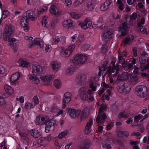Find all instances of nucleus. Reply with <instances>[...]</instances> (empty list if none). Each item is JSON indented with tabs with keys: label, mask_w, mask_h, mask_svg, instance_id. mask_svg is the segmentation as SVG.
I'll list each match as a JSON object with an SVG mask.
<instances>
[{
	"label": "nucleus",
	"mask_w": 149,
	"mask_h": 149,
	"mask_svg": "<svg viewBox=\"0 0 149 149\" xmlns=\"http://www.w3.org/2000/svg\"><path fill=\"white\" fill-rule=\"evenodd\" d=\"M148 115L147 114L143 116L142 115L139 114L137 116H136L134 117V121L135 123H137L139 121L140 122L143 121L145 118H147Z\"/></svg>",
	"instance_id": "30"
},
{
	"label": "nucleus",
	"mask_w": 149,
	"mask_h": 149,
	"mask_svg": "<svg viewBox=\"0 0 149 149\" xmlns=\"http://www.w3.org/2000/svg\"><path fill=\"white\" fill-rule=\"evenodd\" d=\"M4 89L6 92L9 95H12L14 93V91L8 85H5Z\"/></svg>",
	"instance_id": "34"
},
{
	"label": "nucleus",
	"mask_w": 149,
	"mask_h": 149,
	"mask_svg": "<svg viewBox=\"0 0 149 149\" xmlns=\"http://www.w3.org/2000/svg\"><path fill=\"white\" fill-rule=\"evenodd\" d=\"M18 63L19 65L23 67H27L29 64L28 62L22 59H19L18 61Z\"/></svg>",
	"instance_id": "36"
},
{
	"label": "nucleus",
	"mask_w": 149,
	"mask_h": 149,
	"mask_svg": "<svg viewBox=\"0 0 149 149\" xmlns=\"http://www.w3.org/2000/svg\"><path fill=\"white\" fill-rule=\"evenodd\" d=\"M107 51V46L106 44H104L102 48V52L103 54H104Z\"/></svg>",
	"instance_id": "62"
},
{
	"label": "nucleus",
	"mask_w": 149,
	"mask_h": 149,
	"mask_svg": "<svg viewBox=\"0 0 149 149\" xmlns=\"http://www.w3.org/2000/svg\"><path fill=\"white\" fill-rule=\"evenodd\" d=\"M143 142L144 143H148L147 146L148 149H149V136L148 137L145 136L143 139Z\"/></svg>",
	"instance_id": "64"
},
{
	"label": "nucleus",
	"mask_w": 149,
	"mask_h": 149,
	"mask_svg": "<svg viewBox=\"0 0 149 149\" xmlns=\"http://www.w3.org/2000/svg\"><path fill=\"white\" fill-rule=\"evenodd\" d=\"M93 123V120L90 119L89 121L87 123L85 128L84 132L86 134H88L91 131V128Z\"/></svg>",
	"instance_id": "27"
},
{
	"label": "nucleus",
	"mask_w": 149,
	"mask_h": 149,
	"mask_svg": "<svg viewBox=\"0 0 149 149\" xmlns=\"http://www.w3.org/2000/svg\"><path fill=\"white\" fill-rule=\"evenodd\" d=\"M56 122L55 119L53 118L50 120H49L45 123V131L46 133H48L52 130V127L55 126Z\"/></svg>",
	"instance_id": "11"
},
{
	"label": "nucleus",
	"mask_w": 149,
	"mask_h": 149,
	"mask_svg": "<svg viewBox=\"0 0 149 149\" xmlns=\"http://www.w3.org/2000/svg\"><path fill=\"white\" fill-rule=\"evenodd\" d=\"M6 71L4 66L0 65V74H6Z\"/></svg>",
	"instance_id": "59"
},
{
	"label": "nucleus",
	"mask_w": 149,
	"mask_h": 149,
	"mask_svg": "<svg viewBox=\"0 0 149 149\" xmlns=\"http://www.w3.org/2000/svg\"><path fill=\"white\" fill-rule=\"evenodd\" d=\"M119 69V66L117 65H116L113 67L111 66L109 67L107 70L108 75L112 74L113 75H114L116 74L118 72Z\"/></svg>",
	"instance_id": "19"
},
{
	"label": "nucleus",
	"mask_w": 149,
	"mask_h": 149,
	"mask_svg": "<svg viewBox=\"0 0 149 149\" xmlns=\"http://www.w3.org/2000/svg\"><path fill=\"white\" fill-rule=\"evenodd\" d=\"M133 65L129 63L128 66L124 67L125 68L124 70H126L128 72H130L132 70V69Z\"/></svg>",
	"instance_id": "56"
},
{
	"label": "nucleus",
	"mask_w": 149,
	"mask_h": 149,
	"mask_svg": "<svg viewBox=\"0 0 149 149\" xmlns=\"http://www.w3.org/2000/svg\"><path fill=\"white\" fill-rule=\"evenodd\" d=\"M90 47V45L88 44H86L82 46V50L84 52L87 50Z\"/></svg>",
	"instance_id": "61"
},
{
	"label": "nucleus",
	"mask_w": 149,
	"mask_h": 149,
	"mask_svg": "<svg viewBox=\"0 0 149 149\" xmlns=\"http://www.w3.org/2000/svg\"><path fill=\"white\" fill-rule=\"evenodd\" d=\"M76 69L77 68L75 67L70 66L67 68L66 73L68 75H71L74 73Z\"/></svg>",
	"instance_id": "35"
},
{
	"label": "nucleus",
	"mask_w": 149,
	"mask_h": 149,
	"mask_svg": "<svg viewBox=\"0 0 149 149\" xmlns=\"http://www.w3.org/2000/svg\"><path fill=\"white\" fill-rule=\"evenodd\" d=\"M30 133L31 136L35 138H38L40 136V132L37 130H32L31 131Z\"/></svg>",
	"instance_id": "38"
},
{
	"label": "nucleus",
	"mask_w": 149,
	"mask_h": 149,
	"mask_svg": "<svg viewBox=\"0 0 149 149\" xmlns=\"http://www.w3.org/2000/svg\"><path fill=\"white\" fill-rule=\"evenodd\" d=\"M59 37L58 36H56L55 38H52L50 40L51 44L52 45L56 44L59 43Z\"/></svg>",
	"instance_id": "44"
},
{
	"label": "nucleus",
	"mask_w": 149,
	"mask_h": 149,
	"mask_svg": "<svg viewBox=\"0 0 149 149\" xmlns=\"http://www.w3.org/2000/svg\"><path fill=\"white\" fill-rule=\"evenodd\" d=\"M111 91H107V93H104L103 97H105L107 100H109L110 99V97L109 96L111 95Z\"/></svg>",
	"instance_id": "53"
},
{
	"label": "nucleus",
	"mask_w": 149,
	"mask_h": 149,
	"mask_svg": "<svg viewBox=\"0 0 149 149\" xmlns=\"http://www.w3.org/2000/svg\"><path fill=\"white\" fill-rule=\"evenodd\" d=\"M58 110L59 108L56 106H54L52 107L51 111L53 113H56Z\"/></svg>",
	"instance_id": "60"
},
{
	"label": "nucleus",
	"mask_w": 149,
	"mask_h": 149,
	"mask_svg": "<svg viewBox=\"0 0 149 149\" xmlns=\"http://www.w3.org/2000/svg\"><path fill=\"white\" fill-rule=\"evenodd\" d=\"M29 20L24 16L21 18L20 21L21 25L25 31H27L29 29Z\"/></svg>",
	"instance_id": "16"
},
{
	"label": "nucleus",
	"mask_w": 149,
	"mask_h": 149,
	"mask_svg": "<svg viewBox=\"0 0 149 149\" xmlns=\"http://www.w3.org/2000/svg\"><path fill=\"white\" fill-rule=\"evenodd\" d=\"M87 59V57L85 55L77 54L70 60V62L78 65L85 63Z\"/></svg>",
	"instance_id": "3"
},
{
	"label": "nucleus",
	"mask_w": 149,
	"mask_h": 149,
	"mask_svg": "<svg viewBox=\"0 0 149 149\" xmlns=\"http://www.w3.org/2000/svg\"><path fill=\"white\" fill-rule=\"evenodd\" d=\"M89 23H88V25H86V24H84V23H82L81 24V28L84 29H86L88 28L91 25V22H89Z\"/></svg>",
	"instance_id": "58"
},
{
	"label": "nucleus",
	"mask_w": 149,
	"mask_h": 149,
	"mask_svg": "<svg viewBox=\"0 0 149 149\" xmlns=\"http://www.w3.org/2000/svg\"><path fill=\"white\" fill-rule=\"evenodd\" d=\"M6 106V101L3 98L0 97V107L3 110H4Z\"/></svg>",
	"instance_id": "42"
},
{
	"label": "nucleus",
	"mask_w": 149,
	"mask_h": 149,
	"mask_svg": "<svg viewBox=\"0 0 149 149\" xmlns=\"http://www.w3.org/2000/svg\"><path fill=\"white\" fill-rule=\"evenodd\" d=\"M52 139V136L48 134L45 137H41L38 140V141L41 145H45L50 141Z\"/></svg>",
	"instance_id": "18"
},
{
	"label": "nucleus",
	"mask_w": 149,
	"mask_h": 149,
	"mask_svg": "<svg viewBox=\"0 0 149 149\" xmlns=\"http://www.w3.org/2000/svg\"><path fill=\"white\" fill-rule=\"evenodd\" d=\"M112 143L110 140H107L102 144V147L103 148H106L107 149H111Z\"/></svg>",
	"instance_id": "31"
},
{
	"label": "nucleus",
	"mask_w": 149,
	"mask_h": 149,
	"mask_svg": "<svg viewBox=\"0 0 149 149\" xmlns=\"http://www.w3.org/2000/svg\"><path fill=\"white\" fill-rule=\"evenodd\" d=\"M74 22L70 19H68L64 20L63 22L62 25L65 28L69 29L74 25Z\"/></svg>",
	"instance_id": "21"
},
{
	"label": "nucleus",
	"mask_w": 149,
	"mask_h": 149,
	"mask_svg": "<svg viewBox=\"0 0 149 149\" xmlns=\"http://www.w3.org/2000/svg\"><path fill=\"white\" fill-rule=\"evenodd\" d=\"M49 119V117L39 115L36 118L35 123L36 125H42Z\"/></svg>",
	"instance_id": "12"
},
{
	"label": "nucleus",
	"mask_w": 149,
	"mask_h": 149,
	"mask_svg": "<svg viewBox=\"0 0 149 149\" xmlns=\"http://www.w3.org/2000/svg\"><path fill=\"white\" fill-rule=\"evenodd\" d=\"M68 112L69 113L70 117L76 119L78 118L81 112L80 110H76L75 109L68 108L67 109Z\"/></svg>",
	"instance_id": "10"
},
{
	"label": "nucleus",
	"mask_w": 149,
	"mask_h": 149,
	"mask_svg": "<svg viewBox=\"0 0 149 149\" xmlns=\"http://www.w3.org/2000/svg\"><path fill=\"white\" fill-rule=\"evenodd\" d=\"M111 0H106L104 3L102 4L100 7V10L102 11H104L107 9L112 3Z\"/></svg>",
	"instance_id": "25"
},
{
	"label": "nucleus",
	"mask_w": 149,
	"mask_h": 149,
	"mask_svg": "<svg viewBox=\"0 0 149 149\" xmlns=\"http://www.w3.org/2000/svg\"><path fill=\"white\" fill-rule=\"evenodd\" d=\"M12 36H8L3 38L5 41H8L9 42H15L16 41V39L14 38H12Z\"/></svg>",
	"instance_id": "48"
},
{
	"label": "nucleus",
	"mask_w": 149,
	"mask_h": 149,
	"mask_svg": "<svg viewBox=\"0 0 149 149\" xmlns=\"http://www.w3.org/2000/svg\"><path fill=\"white\" fill-rule=\"evenodd\" d=\"M47 18V16H45L43 17L42 20V26L45 27H46L47 26H48V25L46 26V19Z\"/></svg>",
	"instance_id": "55"
},
{
	"label": "nucleus",
	"mask_w": 149,
	"mask_h": 149,
	"mask_svg": "<svg viewBox=\"0 0 149 149\" xmlns=\"http://www.w3.org/2000/svg\"><path fill=\"white\" fill-rule=\"evenodd\" d=\"M94 3L93 0H87L85 6V9L88 11L93 10L94 8Z\"/></svg>",
	"instance_id": "23"
},
{
	"label": "nucleus",
	"mask_w": 149,
	"mask_h": 149,
	"mask_svg": "<svg viewBox=\"0 0 149 149\" xmlns=\"http://www.w3.org/2000/svg\"><path fill=\"white\" fill-rule=\"evenodd\" d=\"M91 145L90 141H86L84 142L81 146H78L79 149H87Z\"/></svg>",
	"instance_id": "33"
},
{
	"label": "nucleus",
	"mask_w": 149,
	"mask_h": 149,
	"mask_svg": "<svg viewBox=\"0 0 149 149\" xmlns=\"http://www.w3.org/2000/svg\"><path fill=\"white\" fill-rule=\"evenodd\" d=\"M113 31L110 29L104 31L102 33V39L106 41L109 40L112 38Z\"/></svg>",
	"instance_id": "13"
},
{
	"label": "nucleus",
	"mask_w": 149,
	"mask_h": 149,
	"mask_svg": "<svg viewBox=\"0 0 149 149\" xmlns=\"http://www.w3.org/2000/svg\"><path fill=\"white\" fill-rule=\"evenodd\" d=\"M130 77L129 80L133 84H135L138 81V77L135 75H129L127 73H124L118 77L116 81V83L119 86L120 84H122L125 80L127 79Z\"/></svg>",
	"instance_id": "2"
},
{
	"label": "nucleus",
	"mask_w": 149,
	"mask_h": 149,
	"mask_svg": "<svg viewBox=\"0 0 149 149\" xmlns=\"http://www.w3.org/2000/svg\"><path fill=\"white\" fill-rule=\"evenodd\" d=\"M48 7L47 6H44L40 8L38 10V15H40L44 12L46 11L48 9Z\"/></svg>",
	"instance_id": "45"
},
{
	"label": "nucleus",
	"mask_w": 149,
	"mask_h": 149,
	"mask_svg": "<svg viewBox=\"0 0 149 149\" xmlns=\"http://www.w3.org/2000/svg\"><path fill=\"white\" fill-rule=\"evenodd\" d=\"M11 48L14 52H16L18 49V46L16 43H10V44Z\"/></svg>",
	"instance_id": "52"
},
{
	"label": "nucleus",
	"mask_w": 149,
	"mask_h": 149,
	"mask_svg": "<svg viewBox=\"0 0 149 149\" xmlns=\"http://www.w3.org/2000/svg\"><path fill=\"white\" fill-rule=\"evenodd\" d=\"M34 107V105L33 103L30 102H26L25 104L24 107L27 109H29L32 107Z\"/></svg>",
	"instance_id": "50"
},
{
	"label": "nucleus",
	"mask_w": 149,
	"mask_h": 149,
	"mask_svg": "<svg viewBox=\"0 0 149 149\" xmlns=\"http://www.w3.org/2000/svg\"><path fill=\"white\" fill-rule=\"evenodd\" d=\"M134 37L132 36H129L126 38L124 41V43L125 44H129L131 43L133 40Z\"/></svg>",
	"instance_id": "41"
},
{
	"label": "nucleus",
	"mask_w": 149,
	"mask_h": 149,
	"mask_svg": "<svg viewBox=\"0 0 149 149\" xmlns=\"http://www.w3.org/2000/svg\"><path fill=\"white\" fill-rule=\"evenodd\" d=\"M71 16L73 18L78 19L81 17V15L80 14H78L76 13L72 12L71 13Z\"/></svg>",
	"instance_id": "51"
},
{
	"label": "nucleus",
	"mask_w": 149,
	"mask_h": 149,
	"mask_svg": "<svg viewBox=\"0 0 149 149\" xmlns=\"http://www.w3.org/2000/svg\"><path fill=\"white\" fill-rule=\"evenodd\" d=\"M85 80V77L82 75H78L77 77V82L79 84H82L84 83Z\"/></svg>",
	"instance_id": "39"
},
{
	"label": "nucleus",
	"mask_w": 149,
	"mask_h": 149,
	"mask_svg": "<svg viewBox=\"0 0 149 149\" xmlns=\"http://www.w3.org/2000/svg\"><path fill=\"white\" fill-rule=\"evenodd\" d=\"M106 107L103 105L100 108L98 115L97 116L96 121L97 123L102 124L104 123L105 120L106 118L105 113Z\"/></svg>",
	"instance_id": "5"
},
{
	"label": "nucleus",
	"mask_w": 149,
	"mask_h": 149,
	"mask_svg": "<svg viewBox=\"0 0 149 149\" xmlns=\"http://www.w3.org/2000/svg\"><path fill=\"white\" fill-rule=\"evenodd\" d=\"M75 47L74 45L68 46L65 49L62 47H60L58 48V50L61 56L66 57L70 55Z\"/></svg>",
	"instance_id": "4"
},
{
	"label": "nucleus",
	"mask_w": 149,
	"mask_h": 149,
	"mask_svg": "<svg viewBox=\"0 0 149 149\" xmlns=\"http://www.w3.org/2000/svg\"><path fill=\"white\" fill-rule=\"evenodd\" d=\"M37 76H35L33 74L30 75L29 76V78L32 82L37 84H39L40 82V80Z\"/></svg>",
	"instance_id": "32"
},
{
	"label": "nucleus",
	"mask_w": 149,
	"mask_h": 149,
	"mask_svg": "<svg viewBox=\"0 0 149 149\" xmlns=\"http://www.w3.org/2000/svg\"><path fill=\"white\" fill-rule=\"evenodd\" d=\"M50 13L54 15H59L61 13V10L57 6L56 3H53L49 9Z\"/></svg>",
	"instance_id": "14"
},
{
	"label": "nucleus",
	"mask_w": 149,
	"mask_h": 149,
	"mask_svg": "<svg viewBox=\"0 0 149 149\" xmlns=\"http://www.w3.org/2000/svg\"><path fill=\"white\" fill-rule=\"evenodd\" d=\"M84 36L83 35H80L78 36L76 42L80 44L84 40Z\"/></svg>",
	"instance_id": "47"
},
{
	"label": "nucleus",
	"mask_w": 149,
	"mask_h": 149,
	"mask_svg": "<svg viewBox=\"0 0 149 149\" xmlns=\"http://www.w3.org/2000/svg\"><path fill=\"white\" fill-rule=\"evenodd\" d=\"M88 110L87 107H85L82 111L80 115V120L81 121L85 120L88 116Z\"/></svg>",
	"instance_id": "29"
},
{
	"label": "nucleus",
	"mask_w": 149,
	"mask_h": 149,
	"mask_svg": "<svg viewBox=\"0 0 149 149\" xmlns=\"http://www.w3.org/2000/svg\"><path fill=\"white\" fill-rule=\"evenodd\" d=\"M40 78L42 81L45 82H49L53 80L54 79L53 75H44L42 76V75H40Z\"/></svg>",
	"instance_id": "28"
},
{
	"label": "nucleus",
	"mask_w": 149,
	"mask_h": 149,
	"mask_svg": "<svg viewBox=\"0 0 149 149\" xmlns=\"http://www.w3.org/2000/svg\"><path fill=\"white\" fill-rule=\"evenodd\" d=\"M33 101L35 104H38L39 103V99L37 96H35L33 97Z\"/></svg>",
	"instance_id": "63"
},
{
	"label": "nucleus",
	"mask_w": 149,
	"mask_h": 149,
	"mask_svg": "<svg viewBox=\"0 0 149 149\" xmlns=\"http://www.w3.org/2000/svg\"><path fill=\"white\" fill-rule=\"evenodd\" d=\"M128 116V113L125 111H124L120 113L118 115L119 118H127Z\"/></svg>",
	"instance_id": "49"
},
{
	"label": "nucleus",
	"mask_w": 149,
	"mask_h": 149,
	"mask_svg": "<svg viewBox=\"0 0 149 149\" xmlns=\"http://www.w3.org/2000/svg\"><path fill=\"white\" fill-rule=\"evenodd\" d=\"M32 68V72L35 75L40 76L41 74L45 72V71L42 67L37 64H33Z\"/></svg>",
	"instance_id": "8"
},
{
	"label": "nucleus",
	"mask_w": 149,
	"mask_h": 149,
	"mask_svg": "<svg viewBox=\"0 0 149 149\" xmlns=\"http://www.w3.org/2000/svg\"><path fill=\"white\" fill-rule=\"evenodd\" d=\"M89 86L90 88L93 91H95L96 90V88L98 86H100L99 84H97L94 81H90Z\"/></svg>",
	"instance_id": "37"
},
{
	"label": "nucleus",
	"mask_w": 149,
	"mask_h": 149,
	"mask_svg": "<svg viewBox=\"0 0 149 149\" xmlns=\"http://www.w3.org/2000/svg\"><path fill=\"white\" fill-rule=\"evenodd\" d=\"M15 27L11 24L6 25L3 31V38L8 36H12L15 32Z\"/></svg>",
	"instance_id": "6"
},
{
	"label": "nucleus",
	"mask_w": 149,
	"mask_h": 149,
	"mask_svg": "<svg viewBox=\"0 0 149 149\" xmlns=\"http://www.w3.org/2000/svg\"><path fill=\"white\" fill-rule=\"evenodd\" d=\"M27 17L28 19L32 21H36L37 19V17L34 11L31 10L28 11L26 13V15H24Z\"/></svg>",
	"instance_id": "20"
},
{
	"label": "nucleus",
	"mask_w": 149,
	"mask_h": 149,
	"mask_svg": "<svg viewBox=\"0 0 149 149\" xmlns=\"http://www.w3.org/2000/svg\"><path fill=\"white\" fill-rule=\"evenodd\" d=\"M83 1L84 0H77L74 3V6L75 7H77L81 5Z\"/></svg>",
	"instance_id": "54"
},
{
	"label": "nucleus",
	"mask_w": 149,
	"mask_h": 149,
	"mask_svg": "<svg viewBox=\"0 0 149 149\" xmlns=\"http://www.w3.org/2000/svg\"><path fill=\"white\" fill-rule=\"evenodd\" d=\"M20 72H17L13 74L11 76L10 79V81L12 85H14L17 83V81L20 78Z\"/></svg>",
	"instance_id": "17"
},
{
	"label": "nucleus",
	"mask_w": 149,
	"mask_h": 149,
	"mask_svg": "<svg viewBox=\"0 0 149 149\" xmlns=\"http://www.w3.org/2000/svg\"><path fill=\"white\" fill-rule=\"evenodd\" d=\"M118 90L120 93H128L130 90V88L129 84L125 82L122 86L118 88Z\"/></svg>",
	"instance_id": "15"
},
{
	"label": "nucleus",
	"mask_w": 149,
	"mask_h": 149,
	"mask_svg": "<svg viewBox=\"0 0 149 149\" xmlns=\"http://www.w3.org/2000/svg\"><path fill=\"white\" fill-rule=\"evenodd\" d=\"M147 88L145 86L139 85L136 88L135 90L138 96L142 98H144L147 95Z\"/></svg>",
	"instance_id": "7"
},
{
	"label": "nucleus",
	"mask_w": 149,
	"mask_h": 149,
	"mask_svg": "<svg viewBox=\"0 0 149 149\" xmlns=\"http://www.w3.org/2000/svg\"><path fill=\"white\" fill-rule=\"evenodd\" d=\"M54 86L56 88H59L61 86V83L60 80L58 79H55L54 80Z\"/></svg>",
	"instance_id": "43"
},
{
	"label": "nucleus",
	"mask_w": 149,
	"mask_h": 149,
	"mask_svg": "<svg viewBox=\"0 0 149 149\" xmlns=\"http://www.w3.org/2000/svg\"><path fill=\"white\" fill-rule=\"evenodd\" d=\"M9 15V13L8 11L7 10H3L2 12V16L3 18H5Z\"/></svg>",
	"instance_id": "57"
},
{
	"label": "nucleus",
	"mask_w": 149,
	"mask_h": 149,
	"mask_svg": "<svg viewBox=\"0 0 149 149\" xmlns=\"http://www.w3.org/2000/svg\"><path fill=\"white\" fill-rule=\"evenodd\" d=\"M33 45H37L42 48L43 47V45L42 44V41L39 38H36L34 39L30 43L29 47L31 48Z\"/></svg>",
	"instance_id": "26"
},
{
	"label": "nucleus",
	"mask_w": 149,
	"mask_h": 149,
	"mask_svg": "<svg viewBox=\"0 0 149 149\" xmlns=\"http://www.w3.org/2000/svg\"><path fill=\"white\" fill-rule=\"evenodd\" d=\"M51 65L52 69L54 72H57L61 66V63L57 61H52Z\"/></svg>",
	"instance_id": "22"
},
{
	"label": "nucleus",
	"mask_w": 149,
	"mask_h": 149,
	"mask_svg": "<svg viewBox=\"0 0 149 149\" xmlns=\"http://www.w3.org/2000/svg\"><path fill=\"white\" fill-rule=\"evenodd\" d=\"M118 60L119 63L122 65V67H126L127 64V62L123 59L122 56H119Z\"/></svg>",
	"instance_id": "40"
},
{
	"label": "nucleus",
	"mask_w": 149,
	"mask_h": 149,
	"mask_svg": "<svg viewBox=\"0 0 149 149\" xmlns=\"http://www.w3.org/2000/svg\"><path fill=\"white\" fill-rule=\"evenodd\" d=\"M71 99V93L70 92H65L63 96V102L64 103H68L69 102Z\"/></svg>",
	"instance_id": "24"
},
{
	"label": "nucleus",
	"mask_w": 149,
	"mask_h": 149,
	"mask_svg": "<svg viewBox=\"0 0 149 149\" xmlns=\"http://www.w3.org/2000/svg\"><path fill=\"white\" fill-rule=\"evenodd\" d=\"M130 28V25L127 22H124L120 25V26L118 27V29L120 32L121 35L124 36L127 33Z\"/></svg>",
	"instance_id": "9"
},
{
	"label": "nucleus",
	"mask_w": 149,
	"mask_h": 149,
	"mask_svg": "<svg viewBox=\"0 0 149 149\" xmlns=\"http://www.w3.org/2000/svg\"><path fill=\"white\" fill-rule=\"evenodd\" d=\"M68 133V130H65L62 132L60 133L58 136V138L59 139H61L65 136H66Z\"/></svg>",
	"instance_id": "46"
},
{
	"label": "nucleus",
	"mask_w": 149,
	"mask_h": 149,
	"mask_svg": "<svg viewBox=\"0 0 149 149\" xmlns=\"http://www.w3.org/2000/svg\"><path fill=\"white\" fill-rule=\"evenodd\" d=\"M79 95L82 100L89 102L94 100L92 92L86 87H83L80 88L79 91Z\"/></svg>",
	"instance_id": "1"
}]
</instances>
